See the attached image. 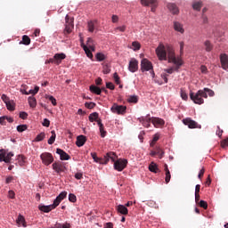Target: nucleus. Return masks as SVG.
I'll use <instances>...</instances> for the list:
<instances>
[{
  "label": "nucleus",
  "instance_id": "ddd939ff",
  "mask_svg": "<svg viewBox=\"0 0 228 228\" xmlns=\"http://www.w3.org/2000/svg\"><path fill=\"white\" fill-rule=\"evenodd\" d=\"M128 70L130 72H136L138 70V61L134 58L131 59L128 64Z\"/></svg>",
  "mask_w": 228,
  "mask_h": 228
},
{
  "label": "nucleus",
  "instance_id": "c03bdc74",
  "mask_svg": "<svg viewBox=\"0 0 228 228\" xmlns=\"http://www.w3.org/2000/svg\"><path fill=\"white\" fill-rule=\"evenodd\" d=\"M202 92H205V94H206L207 95H209V97H213V96L215 95V91H213V90H211V89H209V88H208V87H205V88L202 90Z\"/></svg>",
  "mask_w": 228,
  "mask_h": 228
},
{
  "label": "nucleus",
  "instance_id": "7ed1b4c3",
  "mask_svg": "<svg viewBox=\"0 0 228 228\" xmlns=\"http://www.w3.org/2000/svg\"><path fill=\"white\" fill-rule=\"evenodd\" d=\"M190 97L194 104H204V99H208V94L202 90H199L196 94L190 93Z\"/></svg>",
  "mask_w": 228,
  "mask_h": 228
},
{
  "label": "nucleus",
  "instance_id": "09e8293b",
  "mask_svg": "<svg viewBox=\"0 0 228 228\" xmlns=\"http://www.w3.org/2000/svg\"><path fill=\"white\" fill-rule=\"evenodd\" d=\"M87 28H88L89 33H94V29H95V25L94 24V21H89L87 23Z\"/></svg>",
  "mask_w": 228,
  "mask_h": 228
},
{
  "label": "nucleus",
  "instance_id": "4d7b16f0",
  "mask_svg": "<svg viewBox=\"0 0 228 228\" xmlns=\"http://www.w3.org/2000/svg\"><path fill=\"white\" fill-rule=\"evenodd\" d=\"M114 81L116 85H120V77H118V73L113 74Z\"/></svg>",
  "mask_w": 228,
  "mask_h": 228
},
{
  "label": "nucleus",
  "instance_id": "f704fd0d",
  "mask_svg": "<svg viewBox=\"0 0 228 228\" xmlns=\"http://www.w3.org/2000/svg\"><path fill=\"white\" fill-rule=\"evenodd\" d=\"M51 133H52V136L48 139L49 145H53V143H54V142L56 141V132L53 130Z\"/></svg>",
  "mask_w": 228,
  "mask_h": 228
},
{
  "label": "nucleus",
  "instance_id": "6e6d98bb",
  "mask_svg": "<svg viewBox=\"0 0 228 228\" xmlns=\"http://www.w3.org/2000/svg\"><path fill=\"white\" fill-rule=\"evenodd\" d=\"M180 95L183 101H188V94L183 89H181Z\"/></svg>",
  "mask_w": 228,
  "mask_h": 228
},
{
  "label": "nucleus",
  "instance_id": "6e6552de",
  "mask_svg": "<svg viewBox=\"0 0 228 228\" xmlns=\"http://www.w3.org/2000/svg\"><path fill=\"white\" fill-rule=\"evenodd\" d=\"M184 126H188L189 129H200V125L195 120L191 119L190 118H186L183 120Z\"/></svg>",
  "mask_w": 228,
  "mask_h": 228
},
{
  "label": "nucleus",
  "instance_id": "9d476101",
  "mask_svg": "<svg viewBox=\"0 0 228 228\" xmlns=\"http://www.w3.org/2000/svg\"><path fill=\"white\" fill-rule=\"evenodd\" d=\"M12 158H13V153L9 152L6 153L4 150H0V161L4 163H10L12 161Z\"/></svg>",
  "mask_w": 228,
  "mask_h": 228
},
{
  "label": "nucleus",
  "instance_id": "864d4df0",
  "mask_svg": "<svg viewBox=\"0 0 228 228\" xmlns=\"http://www.w3.org/2000/svg\"><path fill=\"white\" fill-rule=\"evenodd\" d=\"M86 108H87V110H94V108L96 106L95 102H86L85 103Z\"/></svg>",
  "mask_w": 228,
  "mask_h": 228
},
{
  "label": "nucleus",
  "instance_id": "f257e3e1",
  "mask_svg": "<svg viewBox=\"0 0 228 228\" xmlns=\"http://www.w3.org/2000/svg\"><path fill=\"white\" fill-rule=\"evenodd\" d=\"M155 52L160 61H167L168 60V63H174L175 67L165 69V72L167 74H174V70L177 72L181 69L183 60L175 57V51L172 46H165V45L159 44Z\"/></svg>",
  "mask_w": 228,
  "mask_h": 228
},
{
  "label": "nucleus",
  "instance_id": "cd10ccee",
  "mask_svg": "<svg viewBox=\"0 0 228 228\" xmlns=\"http://www.w3.org/2000/svg\"><path fill=\"white\" fill-rule=\"evenodd\" d=\"M150 172H153V174H158L159 172V167L156 165V163L151 162L149 166Z\"/></svg>",
  "mask_w": 228,
  "mask_h": 228
},
{
  "label": "nucleus",
  "instance_id": "6ab92c4d",
  "mask_svg": "<svg viewBox=\"0 0 228 228\" xmlns=\"http://www.w3.org/2000/svg\"><path fill=\"white\" fill-rule=\"evenodd\" d=\"M65 58H67V55H65V53H55L53 56L55 65H60V63H61V61L65 60Z\"/></svg>",
  "mask_w": 228,
  "mask_h": 228
},
{
  "label": "nucleus",
  "instance_id": "de8ad7c7",
  "mask_svg": "<svg viewBox=\"0 0 228 228\" xmlns=\"http://www.w3.org/2000/svg\"><path fill=\"white\" fill-rule=\"evenodd\" d=\"M28 129V125H19L17 126L18 133H24Z\"/></svg>",
  "mask_w": 228,
  "mask_h": 228
},
{
  "label": "nucleus",
  "instance_id": "a211bd4d",
  "mask_svg": "<svg viewBox=\"0 0 228 228\" xmlns=\"http://www.w3.org/2000/svg\"><path fill=\"white\" fill-rule=\"evenodd\" d=\"M151 123L153 124L154 127H161V126H165V120L159 118H152Z\"/></svg>",
  "mask_w": 228,
  "mask_h": 228
},
{
  "label": "nucleus",
  "instance_id": "2f4dec72",
  "mask_svg": "<svg viewBox=\"0 0 228 228\" xmlns=\"http://www.w3.org/2000/svg\"><path fill=\"white\" fill-rule=\"evenodd\" d=\"M20 44H23V45H29V44H31V38L24 35L22 37V41H20Z\"/></svg>",
  "mask_w": 228,
  "mask_h": 228
},
{
  "label": "nucleus",
  "instance_id": "423d86ee",
  "mask_svg": "<svg viewBox=\"0 0 228 228\" xmlns=\"http://www.w3.org/2000/svg\"><path fill=\"white\" fill-rule=\"evenodd\" d=\"M42 163L45 165L46 167H49L53 161H54V157H53V154L49 152H44L40 155Z\"/></svg>",
  "mask_w": 228,
  "mask_h": 228
},
{
  "label": "nucleus",
  "instance_id": "7c9ffc66",
  "mask_svg": "<svg viewBox=\"0 0 228 228\" xmlns=\"http://www.w3.org/2000/svg\"><path fill=\"white\" fill-rule=\"evenodd\" d=\"M99 119V113L93 112L89 115V122H96Z\"/></svg>",
  "mask_w": 228,
  "mask_h": 228
},
{
  "label": "nucleus",
  "instance_id": "a18cd8bd",
  "mask_svg": "<svg viewBox=\"0 0 228 228\" xmlns=\"http://www.w3.org/2000/svg\"><path fill=\"white\" fill-rule=\"evenodd\" d=\"M158 140H159V134H155L153 135V139H152L151 142L150 143L151 147H154V145H156V142H158Z\"/></svg>",
  "mask_w": 228,
  "mask_h": 228
},
{
  "label": "nucleus",
  "instance_id": "338daca9",
  "mask_svg": "<svg viewBox=\"0 0 228 228\" xmlns=\"http://www.w3.org/2000/svg\"><path fill=\"white\" fill-rule=\"evenodd\" d=\"M1 99L4 102V104H6V102H9V101H10V98L8 96H6V94H2Z\"/></svg>",
  "mask_w": 228,
  "mask_h": 228
},
{
  "label": "nucleus",
  "instance_id": "680f3d73",
  "mask_svg": "<svg viewBox=\"0 0 228 228\" xmlns=\"http://www.w3.org/2000/svg\"><path fill=\"white\" fill-rule=\"evenodd\" d=\"M106 88H109V90H115V85H113L111 82H107Z\"/></svg>",
  "mask_w": 228,
  "mask_h": 228
},
{
  "label": "nucleus",
  "instance_id": "58836bf2",
  "mask_svg": "<svg viewBox=\"0 0 228 228\" xmlns=\"http://www.w3.org/2000/svg\"><path fill=\"white\" fill-rule=\"evenodd\" d=\"M127 102H133L134 104H136V102H138V96L136 95L128 96Z\"/></svg>",
  "mask_w": 228,
  "mask_h": 228
},
{
  "label": "nucleus",
  "instance_id": "4be33fe9",
  "mask_svg": "<svg viewBox=\"0 0 228 228\" xmlns=\"http://www.w3.org/2000/svg\"><path fill=\"white\" fill-rule=\"evenodd\" d=\"M167 8H168L169 12H171V13H173V15L179 14V8L177 7V5H175V4H168Z\"/></svg>",
  "mask_w": 228,
  "mask_h": 228
},
{
  "label": "nucleus",
  "instance_id": "f03ea898",
  "mask_svg": "<svg viewBox=\"0 0 228 228\" xmlns=\"http://www.w3.org/2000/svg\"><path fill=\"white\" fill-rule=\"evenodd\" d=\"M91 156L94 161H95V163H100V165H108L110 159H111V161L117 159V155L112 151L108 152L103 159L97 157V153L95 152H92Z\"/></svg>",
  "mask_w": 228,
  "mask_h": 228
},
{
  "label": "nucleus",
  "instance_id": "bb28decb",
  "mask_svg": "<svg viewBox=\"0 0 228 228\" xmlns=\"http://www.w3.org/2000/svg\"><path fill=\"white\" fill-rule=\"evenodd\" d=\"M89 90L92 92V94H95L96 95H101L102 94L101 88L97 86H90Z\"/></svg>",
  "mask_w": 228,
  "mask_h": 228
},
{
  "label": "nucleus",
  "instance_id": "5fc2aeb1",
  "mask_svg": "<svg viewBox=\"0 0 228 228\" xmlns=\"http://www.w3.org/2000/svg\"><path fill=\"white\" fill-rule=\"evenodd\" d=\"M200 208H203V209H208V202L205 200H200L199 203Z\"/></svg>",
  "mask_w": 228,
  "mask_h": 228
},
{
  "label": "nucleus",
  "instance_id": "79ce46f5",
  "mask_svg": "<svg viewBox=\"0 0 228 228\" xmlns=\"http://www.w3.org/2000/svg\"><path fill=\"white\" fill-rule=\"evenodd\" d=\"M102 72H103V74H110L111 72V69L108 63H103Z\"/></svg>",
  "mask_w": 228,
  "mask_h": 228
},
{
  "label": "nucleus",
  "instance_id": "9b49d317",
  "mask_svg": "<svg viewBox=\"0 0 228 228\" xmlns=\"http://www.w3.org/2000/svg\"><path fill=\"white\" fill-rule=\"evenodd\" d=\"M142 6H151V12H156L158 8V0H141Z\"/></svg>",
  "mask_w": 228,
  "mask_h": 228
},
{
  "label": "nucleus",
  "instance_id": "052dcab7",
  "mask_svg": "<svg viewBox=\"0 0 228 228\" xmlns=\"http://www.w3.org/2000/svg\"><path fill=\"white\" fill-rule=\"evenodd\" d=\"M57 197L59 200H63L67 197V191L61 192Z\"/></svg>",
  "mask_w": 228,
  "mask_h": 228
},
{
  "label": "nucleus",
  "instance_id": "774afa93",
  "mask_svg": "<svg viewBox=\"0 0 228 228\" xmlns=\"http://www.w3.org/2000/svg\"><path fill=\"white\" fill-rule=\"evenodd\" d=\"M20 118H22V120H26V118H28V113L20 112Z\"/></svg>",
  "mask_w": 228,
  "mask_h": 228
},
{
  "label": "nucleus",
  "instance_id": "aec40b11",
  "mask_svg": "<svg viewBox=\"0 0 228 228\" xmlns=\"http://www.w3.org/2000/svg\"><path fill=\"white\" fill-rule=\"evenodd\" d=\"M81 47L84 49L87 58H90V60H92V58H94V54L92 53V49H90V47L86 46V45H85V43H83V41L81 42Z\"/></svg>",
  "mask_w": 228,
  "mask_h": 228
},
{
  "label": "nucleus",
  "instance_id": "c756f323",
  "mask_svg": "<svg viewBox=\"0 0 228 228\" xmlns=\"http://www.w3.org/2000/svg\"><path fill=\"white\" fill-rule=\"evenodd\" d=\"M18 225H22V227H26V219L22 216H19L16 220Z\"/></svg>",
  "mask_w": 228,
  "mask_h": 228
},
{
  "label": "nucleus",
  "instance_id": "2eb2a0df",
  "mask_svg": "<svg viewBox=\"0 0 228 228\" xmlns=\"http://www.w3.org/2000/svg\"><path fill=\"white\" fill-rule=\"evenodd\" d=\"M220 62H221V67L224 69V70H227L228 69V56L226 53H222L220 55Z\"/></svg>",
  "mask_w": 228,
  "mask_h": 228
},
{
  "label": "nucleus",
  "instance_id": "dca6fc26",
  "mask_svg": "<svg viewBox=\"0 0 228 228\" xmlns=\"http://www.w3.org/2000/svg\"><path fill=\"white\" fill-rule=\"evenodd\" d=\"M53 169L57 173V174H61V172H65V166L61 162H54L53 164Z\"/></svg>",
  "mask_w": 228,
  "mask_h": 228
},
{
  "label": "nucleus",
  "instance_id": "e433bc0d",
  "mask_svg": "<svg viewBox=\"0 0 228 228\" xmlns=\"http://www.w3.org/2000/svg\"><path fill=\"white\" fill-rule=\"evenodd\" d=\"M193 10H196L197 12H200V8H202V2H195L192 4Z\"/></svg>",
  "mask_w": 228,
  "mask_h": 228
},
{
  "label": "nucleus",
  "instance_id": "a19ab883",
  "mask_svg": "<svg viewBox=\"0 0 228 228\" xmlns=\"http://www.w3.org/2000/svg\"><path fill=\"white\" fill-rule=\"evenodd\" d=\"M126 28H127V27L126 25L117 27L114 28V33H118V31H120L121 33H124V32H126Z\"/></svg>",
  "mask_w": 228,
  "mask_h": 228
},
{
  "label": "nucleus",
  "instance_id": "0eeeda50",
  "mask_svg": "<svg viewBox=\"0 0 228 228\" xmlns=\"http://www.w3.org/2000/svg\"><path fill=\"white\" fill-rule=\"evenodd\" d=\"M112 163H114V168L118 172H122L127 167V159H115Z\"/></svg>",
  "mask_w": 228,
  "mask_h": 228
},
{
  "label": "nucleus",
  "instance_id": "39448f33",
  "mask_svg": "<svg viewBox=\"0 0 228 228\" xmlns=\"http://www.w3.org/2000/svg\"><path fill=\"white\" fill-rule=\"evenodd\" d=\"M65 20L64 35L67 36L70 35L74 29V18H70L69 15H66Z\"/></svg>",
  "mask_w": 228,
  "mask_h": 228
},
{
  "label": "nucleus",
  "instance_id": "603ef678",
  "mask_svg": "<svg viewBox=\"0 0 228 228\" xmlns=\"http://www.w3.org/2000/svg\"><path fill=\"white\" fill-rule=\"evenodd\" d=\"M165 174H166L165 181H166V183L168 184V183H170V179H172V175L170 174V171H165Z\"/></svg>",
  "mask_w": 228,
  "mask_h": 228
},
{
  "label": "nucleus",
  "instance_id": "3c124183",
  "mask_svg": "<svg viewBox=\"0 0 228 228\" xmlns=\"http://www.w3.org/2000/svg\"><path fill=\"white\" fill-rule=\"evenodd\" d=\"M61 202V200H59V198L57 197L54 200H53V204H52V208L53 209H56V208H58V206H60V203Z\"/></svg>",
  "mask_w": 228,
  "mask_h": 228
},
{
  "label": "nucleus",
  "instance_id": "473e14b6",
  "mask_svg": "<svg viewBox=\"0 0 228 228\" xmlns=\"http://www.w3.org/2000/svg\"><path fill=\"white\" fill-rule=\"evenodd\" d=\"M204 45L205 51H207V53H210V51H213V45L211 44V42H209V40L205 41Z\"/></svg>",
  "mask_w": 228,
  "mask_h": 228
},
{
  "label": "nucleus",
  "instance_id": "e2e57ef3",
  "mask_svg": "<svg viewBox=\"0 0 228 228\" xmlns=\"http://www.w3.org/2000/svg\"><path fill=\"white\" fill-rule=\"evenodd\" d=\"M99 129H100L102 138H104V136H106V131H104V126H99Z\"/></svg>",
  "mask_w": 228,
  "mask_h": 228
},
{
  "label": "nucleus",
  "instance_id": "bf43d9fd",
  "mask_svg": "<svg viewBox=\"0 0 228 228\" xmlns=\"http://www.w3.org/2000/svg\"><path fill=\"white\" fill-rule=\"evenodd\" d=\"M69 202H76V200H77V199L76 198V196L73 193H69Z\"/></svg>",
  "mask_w": 228,
  "mask_h": 228
},
{
  "label": "nucleus",
  "instance_id": "ea45409f",
  "mask_svg": "<svg viewBox=\"0 0 228 228\" xmlns=\"http://www.w3.org/2000/svg\"><path fill=\"white\" fill-rule=\"evenodd\" d=\"M44 138H45V133L42 132L36 136L34 142H42Z\"/></svg>",
  "mask_w": 228,
  "mask_h": 228
},
{
  "label": "nucleus",
  "instance_id": "4c0bfd02",
  "mask_svg": "<svg viewBox=\"0 0 228 228\" xmlns=\"http://www.w3.org/2000/svg\"><path fill=\"white\" fill-rule=\"evenodd\" d=\"M50 228H70V224L65 223L64 224H56L55 226H52Z\"/></svg>",
  "mask_w": 228,
  "mask_h": 228
},
{
  "label": "nucleus",
  "instance_id": "f3484780",
  "mask_svg": "<svg viewBox=\"0 0 228 228\" xmlns=\"http://www.w3.org/2000/svg\"><path fill=\"white\" fill-rule=\"evenodd\" d=\"M150 156L152 158H154V156H159V159H161L163 156H165V151L161 148L158 147L156 148V151H151Z\"/></svg>",
  "mask_w": 228,
  "mask_h": 228
},
{
  "label": "nucleus",
  "instance_id": "412c9836",
  "mask_svg": "<svg viewBox=\"0 0 228 228\" xmlns=\"http://www.w3.org/2000/svg\"><path fill=\"white\" fill-rule=\"evenodd\" d=\"M85 143H86V136L78 135L77 137V142H76L77 147H83V145H85Z\"/></svg>",
  "mask_w": 228,
  "mask_h": 228
},
{
  "label": "nucleus",
  "instance_id": "72a5a7b5",
  "mask_svg": "<svg viewBox=\"0 0 228 228\" xmlns=\"http://www.w3.org/2000/svg\"><path fill=\"white\" fill-rule=\"evenodd\" d=\"M38 90H40V87L36 86L34 89H30L28 92H24L25 95H29L31 94L32 95H37L38 94Z\"/></svg>",
  "mask_w": 228,
  "mask_h": 228
},
{
  "label": "nucleus",
  "instance_id": "c85d7f7f",
  "mask_svg": "<svg viewBox=\"0 0 228 228\" xmlns=\"http://www.w3.org/2000/svg\"><path fill=\"white\" fill-rule=\"evenodd\" d=\"M30 108H37V98L30 96L28 99Z\"/></svg>",
  "mask_w": 228,
  "mask_h": 228
},
{
  "label": "nucleus",
  "instance_id": "b1692460",
  "mask_svg": "<svg viewBox=\"0 0 228 228\" xmlns=\"http://www.w3.org/2000/svg\"><path fill=\"white\" fill-rule=\"evenodd\" d=\"M38 209L39 211H43V213H50V211H53L54 208H53L52 205H39Z\"/></svg>",
  "mask_w": 228,
  "mask_h": 228
},
{
  "label": "nucleus",
  "instance_id": "c9c22d12",
  "mask_svg": "<svg viewBox=\"0 0 228 228\" xmlns=\"http://www.w3.org/2000/svg\"><path fill=\"white\" fill-rule=\"evenodd\" d=\"M5 105L9 111H13L15 110V105L13 104V102H11L10 100L5 103Z\"/></svg>",
  "mask_w": 228,
  "mask_h": 228
},
{
  "label": "nucleus",
  "instance_id": "20e7f679",
  "mask_svg": "<svg viewBox=\"0 0 228 228\" xmlns=\"http://www.w3.org/2000/svg\"><path fill=\"white\" fill-rule=\"evenodd\" d=\"M141 70L142 72H149L151 70V74L152 75V77H154L155 73L152 66V62H151L147 59H142L141 61Z\"/></svg>",
  "mask_w": 228,
  "mask_h": 228
},
{
  "label": "nucleus",
  "instance_id": "0e129e2a",
  "mask_svg": "<svg viewBox=\"0 0 228 228\" xmlns=\"http://www.w3.org/2000/svg\"><path fill=\"white\" fill-rule=\"evenodd\" d=\"M48 99L52 102L53 106H56V98H54L53 96H48Z\"/></svg>",
  "mask_w": 228,
  "mask_h": 228
},
{
  "label": "nucleus",
  "instance_id": "5701e85b",
  "mask_svg": "<svg viewBox=\"0 0 228 228\" xmlns=\"http://www.w3.org/2000/svg\"><path fill=\"white\" fill-rule=\"evenodd\" d=\"M118 213H120V215H128L129 210L127 209V208L124 205H118L116 208Z\"/></svg>",
  "mask_w": 228,
  "mask_h": 228
},
{
  "label": "nucleus",
  "instance_id": "4468645a",
  "mask_svg": "<svg viewBox=\"0 0 228 228\" xmlns=\"http://www.w3.org/2000/svg\"><path fill=\"white\" fill-rule=\"evenodd\" d=\"M56 154H59L61 161H69V159H70V155H68L67 152H65V151L60 148L56 149Z\"/></svg>",
  "mask_w": 228,
  "mask_h": 228
},
{
  "label": "nucleus",
  "instance_id": "49530a36",
  "mask_svg": "<svg viewBox=\"0 0 228 228\" xmlns=\"http://www.w3.org/2000/svg\"><path fill=\"white\" fill-rule=\"evenodd\" d=\"M95 57L98 61H104L106 60V55L101 53H96Z\"/></svg>",
  "mask_w": 228,
  "mask_h": 228
},
{
  "label": "nucleus",
  "instance_id": "37998d69",
  "mask_svg": "<svg viewBox=\"0 0 228 228\" xmlns=\"http://www.w3.org/2000/svg\"><path fill=\"white\" fill-rule=\"evenodd\" d=\"M18 161H19L20 167H24V165L26 163V157L22 156V155H19Z\"/></svg>",
  "mask_w": 228,
  "mask_h": 228
},
{
  "label": "nucleus",
  "instance_id": "393cba45",
  "mask_svg": "<svg viewBox=\"0 0 228 228\" xmlns=\"http://www.w3.org/2000/svg\"><path fill=\"white\" fill-rule=\"evenodd\" d=\"M174 29L175 31H178L179 33H184V28H183V24L178 21L174 22Z\"/></svg>",
  "mask_w": 228,
  "mask_h": 228
},
{
  "label": "nucleus",
  "instance_id": "8fccbe9b",
  "mask_svg": "<svg viewBox=\"0 0 228 228\" xmlns=\"http://www.w3.org/2000/svg\"><path fill=\"white\" fill-rule=\"evenodd\" d=\"M132 46H133L134 51H140V48L142 47L140 43L137 41L133 42Z\"/></svg>",
  "mask_w": 228,
  "mask_h": 228
},
{
  "label": "nucleus",
  "instance_id": "69168bd1",
  "mask_svg": "<svg viewBox=\"0 0 228 228\" xmlns=\"http://www.w3.org/2000/svg\"><path fill=\"white\" fill-rule=\"evenodd\" d=\"M0 125L1 126H6V116L0 118Z\"/></svg>",
  "mask_w": 228,
  "mask_h": 228
},
{
  "label": "nucleus",
  "instance_id": "1a4fd4ad",
  "mask_svg": "<svg viewBox=\"0 0 228 228\" xmlns=\"http://www.w3.org/2000/svg\"><path fill=\"white\" fill-rule=\"evenodd\" d=\"M126 110H127V107L124 105H118L117 103H114L110 109L112 113H117V115H124L126 113Z\"/></svg>",
  "mask_w": 228,
  "mask_h": 228
},
{
  "label": "nucleus",
  "instance_id": "f8f14e48",
  "mask_svg": "<svg viewBox=\"0 0 228 228\" xmlns=\"http://www.w3.org/2000/svg\"><path fill=\"white\" fill-rule=\"evenodd\" d=\"M138 120L143 126V127H151V122H152L151 115L148 114L146 117H141L138 118Z\"/></svg>",
  "mask_w": 228,
  "mask_h": 228
},
{
  "label": "nucleus",
  "instance_id": "a878e982",
  "mask_svg": "<svg viewBox=\"0 0 228 228\" xmlns=\"http://www.w3.org/2000/svg\"><path fill=\"white\" fill-rule=\"evenodd\" d=\"M86 47H89L91 51L95 52V44L94 43V39H92V37L87 38Z\"/></svg>",
  "mask_w": 228,
  "mask_h": 228
},
{
  "label": "nucleus",
  "instance_id": "13d9d810",
  "mask_svg": "<svg viewBox=\"0 0 228 228\" xmlns=\"http://www.w3.org/2000/svg\"><path fill=\"white\" fill-rule=\"evenodd\" d=\"M221 147L223 149H225V147H228V137L221 141Z\"/></svg>",
  "mask_w": 228,
  "mask_h": 228
}]
</instances>
